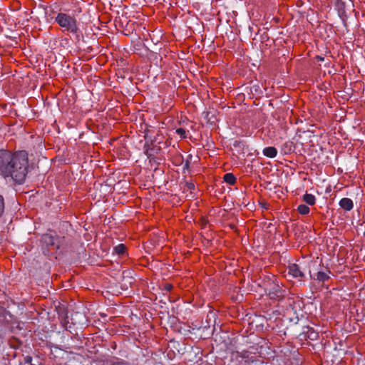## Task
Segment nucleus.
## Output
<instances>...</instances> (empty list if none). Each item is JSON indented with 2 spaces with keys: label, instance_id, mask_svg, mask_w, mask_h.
Instances as JSON below:
<instances>
[{
  "label": "nucleus",
  "instance_id": "a211bd4d",
  "mask_svg": "<svg viewBox=\"0 0 365 365\" xmlns=\"http://www.w3.org/2000/svg\"><path fill=\"white\" fill-rule=\"evenodd\" d=\"M223 180L229 185H234L237 181L236 177L232 173H226L223 177Z\"/></svg>",
  "mask_w": 365,
  "mask_h": 365
},
{
  "label": "nucleus",
  "instance_id": "aec40b11",
  "mask_svg": "<svg viewBox=\"0 0 365 365\" xmlns=\"http://www.w3.org/2000/svg\"><path fill=\"white\" fill-rule=\"evenodd\" d=\"M134 279L130 278V280L128 279H124L123 277H122V282H121V287L123 289H128L129 287L131 286V284L133 283Z\"/></svg>",
  "mask_w": 365,
  "mask_h": 365
},
{
  "label": "nucleus",
  "instance_id": "1a4fd4ad",
  "mask_svg": "<svg viewBox=\"0 0 365 365\" xmlns=\"http://www.w3.org/2000/svg\"><path fill=\"white\" fill-rule=\"evenodd\" d=\"M341 208L346 211H350L354 207V203L351 199L348 197L341 198L339 202Z\"/></svg>",
  "mask_w": 365,
  "mask_h": 365
},
{
  "label": "nucleus",
  "instance_id": "cd10ccee",
  "mask_svg": "<svg viewBox=\"0 0 365 365\" xmlns=\"http://www.w3.org/2000/svg\"><path fill=\"white\" fill-rule=\"evenodd\" d=\"M189 164H190V163L188 161H186V163L185 164V168H188L189 167Z\"/></svg>",
  "mask_w": 365,
  "mask_h": 365
},
{
  "label": "nucleus",
  "instance_id": "393cba45",
  "mask_svg": "<svg viewBox=\"0 0 365 365\" xmlns=\"http://www.w3.org/2000/svg\"><path fill=\"white\" fill-rule=\"evenodd\" d=\"M211 115L210 112H207L205 115V118H207L209 121L211 120V117L210 116Z\"/></svg>",
  "mask_w": 365,
  "mask_h": 365
},
{
  "label": "nucleus",
  "instance_id": "f8f14e48",
  "mask_svg": "<svg viewBox=\"0 0 365 365\" xmlns=\"http://www.w3.org/2000/svg\"><path fill=\"white\" fill-rule=\"evenodd\" d=\"M262 153H263L264 155H265L266 157L269 158H273L277 156V150L274 147L269 146V147H266L265 148H264Z\"/></svg>",
  "mask_w": 365,
  "mask_h": 365
},
{
  "label": "nucleus",
  "instance_id": "4be33fe9",
  "mask_svg": "<svg viewBox=\"0 0 365 365\" xmlns=\"http://www.w3.org/2000/svg\"><path fill=\"white\" fill-rule=\"evenodd\" d=\"M175 133L182 139L187 138L186 130L182 128H177Z\"/></svg>",
  "mask_w": 365,
  "mask_h": 365
},
{
  "label": "nucleus",
  "instance_id": "20e7f679",
  "mask_svg": "<svg viewBox=\"0 0 365 365\" xmlns=\"http://www.w3.org/2000/svg\"><path fill=\"white\" fill-rule=\"evenodd\" d=\"M283 317L290 323V325L297 324L304 317V312L299 304L291 299H289V304L284 311Z\"/></svg>",
  "mask_w": 365,
  "mask_h": 365
},
{
  "label": "nucleus",
  "instance_id": "9b49d317",
  "mask_svg": "<svg viewBox=\"0 0 365 365\" xmlns=\"http://www.w3.org/2000/svg\"><path fill=\"white\" fill-rule=\"evenodd\" d=\"M145 143L144 146H143L144 153H145V154L147 155V157L148 158H150L153 157V154L152 153H149V150L151 148H150L151 145H153V140L149 139L147 133L145 135Z\"/></svg>",
  "mask_w": 365,
  "mask_h": 365
},
{
  "label": "nucleus",
  "instance_id": "c85d7f7f",
  "mask_svg": "<svg viewBox=\"0 0 365 365\" xmlns=\"http://www.w3.org/2000/svg\"><path fill=\"white\" fill-rule=\"evenodd\" d=\"M153 151H154V148H150V150H149V153H152L153 155Z\"/></svg>",
  "mask_w": 365,
  "mask_h": 365
},
{
  "label": "nucleus",
  "instance_id": "6e6552de",
  "mask_svg": "<svg viewBox=\"0 0 365 365\" xmlns=\"http://www.w3.org/2000/svg\"><path fill=\"white\" fill-rule=\"evenodd\" d=\"M330 274L331 272L327 269L326 271H318L314 277L311 275V277L314 280L325 282L330 279Z\"/></svg>",
  "mask_w": 365,
  "mask_h": 365
},
{
  "label": "nucleus",
  "instance_id": "f03ea898",
  "mask_svg": "<svg viewBox=\"0 0 365 365\" xmlns=\"http://www.w3.org/2000/svg\"><path fill=\"white\" fill-rule=\"evenodd\" d=\"M51 12L53 14H56L55 22L63 29V31L74 34L77 38H79L81 31L78 27V21L75 15L67 14L63 11L61 9L58 12L55 11L53 9Z\"/></svg>",
  "mask_w": 365,
  "mask_h": 365
},
{
  "label": "nucleus",
  "instance_id": "f257e3e1",
  "mask_svg": "<svg viewBox=\"0 0 365 365\" xmlns=\"http://www.w3.org/2000/svg\"><path fill=\"white\" fill-rule=\"evenodd\" d=\"M28 153L21 150L12 153L11 152L0 150V174L4 178H11L16 182H24L28 173Z\"/></svg>",
  "mask_w": 365,
  "mask_h": 365
},
{
  "label": "nucleus",
  "instance_id": "bb28decb",
  "mask_svg": "<svg viewBox=\"0 0 365 365\" xmlns=\"http://www.w3.org/2000/svg\"><path fill=\"white\" fill-rule=\"evenodd\" d=\"M317 58L319 59V61H324V57H322V56H317Z\"/></svg>",
  "mask_w": 365,
  "mask_h": 365
},
{
  "label": "nucleus",
  "instance_id": "39448f33",
  "mask_svg": "<svg viewBox=\"0 0 365 365\" xmlns=\"http://www.w3.org/2000/svg\"><path fill=\"white\" fill-rule=\"evenodd\" d=\"M287 294V291L279 284H274L267 291V295L272 300L281 301Z\"/></svg>",
  "mask_w": 365,
  "mask_h": 365
},
{
  "label": "nucleus",
  "instance_id": "b1692460",
  "mask_svg": "<svg viewBox=\"0 0 365 365\" xmlns=\"http://www.w3.org/2000/svg\"><path fill=\"white\" fill-rule=\"evenodd\" d=\"M173 289V285L171 284H166L165 285V289L168 292L170 291Z\"/></svg>",
  "mask_w": 365,
  "mask_h": 365
},
{
  "label": "nucleus",
  "instance_id": "4468645a",
  "mask_svg": "<svg viewBox=\"0 0 365 365\" xmlns=\"http://www.w3.org/2000/svg\"><path fill=\"white\" fill-rule=\"evenodd\" d=\"M289 360H293L294 362L292 361V364H294L295 365H299L301 363V357L300 354L297 351H293L290 352V355L289 356Z\"/></svg>",
  "mask_w": 365,
  "mask_h": 365
},
{
  "label": "nucleus",
  "instance_id": "7ed1b4c3",
  "mask_svg": "<svg viewBox=\"0 0 365 365\" xmlns=\"http://www.w3.org/2000/svg\"><path fill=\"white\" fill-rule=\"evenodd\" d=\"M65 242V237L59 236L56 232L43 234L41 237V244L43 249V253L46 255L50 248L58 250Z\"/></svg>",
  "mask_w": 365,
  "mask_h": 365
},
{
  "label": "nucleus",
  "instance_id": "412c9836",
  "mask_svg": "<svg viewBox=\"0 0 365 365\" xmlns=\"http://www.w3.org/2000/svg\"><path fill=\"white\" fill-rule=\"evenodd\" d=\"M133 271L130 269H126L122 273V277H123L124 279H128L130 280V278L133 277Z\"/></svg>",
  "mask_w": 365,
  "mask_h": 365
},
{
  "label": "nucleus",
  "instance_id": "5701e85b",
  "mask_svg": "<svg viewBox=\"0 0 365 365\" xmlns=\"http://www.w3.org/2000/svg\"><path fill=\"white\" fill-rule=\"evenodd\" d=\"M185 186H186L187 189L190 190H192L195 187V184L192 182H186Z\"/></svg>",
  "mask_w": 365,
  "mask_h": 365
},
{
  "label": "nucleus",
  "instance_id": "0eeeda50",
  "mask_svg": "<svg viewBox=\"0 0 365 365\" xmlns=\"http://www.w3.org/2000/svg\"><path fill=\"white\" fill-rule=\"evenodd\" d=\"M301 334L304 335V339L308 338L312 341L316 340L318 337V333L316 332L314 329L309 326H304Z\"/></svg>",
  "mask_w": 365,
  "mask_h": 365
},
{
  "label": "nucleus",
  "instance_id": "423d86ee",
  "mask_svg": "<svg viewBox=\"0 0 365 365\" xmlns=\"http://www.w3.org/2000/svg\"><path fill=\"white\" fill-rule=\"evenodd\" d=\"M288 274L294 278L304 277V274L297 264H291L288 267Z\"/></svg>",
  "mask_w": 365,
  "mask_h": 365
},
{
  "label": "nucleus",
  "instance_id": "a878e982",
  "mask_svg": "<svg viewBox=\"0 0 365 365\" xmlns=\"http://www.w3.org/2000/svg\"><path fill=\"white\" fill-rule=\"evenodd\" d=\"M339 16H340L341 19H342V21H343V24H344V25L346 26V20L344 19V18H343V17H342V16H341V14H340Z\"/></svg>",
  "mask_w": 365,
  "mask_h": 365
},
{
  "label": "nucleus",
  "instance_id": "2eb2a0df",
  "mask_svg": "<svg viewBox=\"0 0 365 365\" xmlns=\"http://www.w3.org/2000/svg\"><path fill=\"white\" fill-rule=\"evenodd\" d=\"M282 151L284 153V154H290L294 151V145L293 143L291 141H287L284 143L282 145Z\"/></svg>",
  "mask_w": 365,
  "mask_h": 365
},
{
  "label": "nucleus",
  "instance_id": "9d476101",
  "mask_svg": "<svg viewBox=\"0 0 365 365\" xmlns=\"http://www.w3.org/2000/svg\"><path fill=\"white\" fill-rule=\"evenodd\" d=\"M71 323L73 324H81L83 325L86 322V316L81 313L76 312L71 317Z\"/></svg>",
  "mask_w": 365,
  "mask_h": 365
},
{
  "label": "nucleus",
  "instance_id": "dca6fc26",
  "mask_svg": "<svg viewBox=\"0 0 365 365\" xmlns=\"http://www.w3.org/2000/svg\"><path fill=\"white\" fill-rule=\"evenodd\" d=\"M302 200L306 204H307L309 205H314L316 202L315 196L312 194H309V193H305L302 196Z\"/></svg>",
  "mask_w": 365,
  "mask_h": 365
},
{
  "label": "nucleus",
  "instance_id": "ddd939ff",
  "mask_svg": "<svg viewBox=\"0 0 365 365\" xmlns=\"http://www.w3.org/2000/svg\"><path fill=\"white\" fill-rule=\"evenodd\" d=\"M216 313L213 311H210L209 313L207 314V320H206V322H207V325H205L203 327H200L197 329V330H200L201 329H208L210 328V322L211 321H213L214 324L215 323V320H216Z\"/></svg>",
  "mask_w": 365,
  "mask_h": 365
},
{
  "label": "nucleus",
  "instance_id": "f3484780",
  "mask_svg": "<svg viewBox=\"0 0 365 365\" xmlns=\"http://www.w3.org/2000/svg\"><path fill=\"white\" fill-rule=\"evenodd\" d=\"M113 252L118 256H123L126 252V247L124 244H119L113 247Z\"/></svg>",
  "mask_w": 365,
  "mask_h": 365
},
{
  "label": "nucleus",
  "instance_id": "c756f323",
  "mask_svg": "<svg viewBox=\"0 0 365 365\" xmlns=\"http://www.w3.org/2000/svg\"><path fill=\"white\" fill-rule=\"evenodd\" d=\"M230 227H231L232 229H234V228L235 227V226L234 225H230Z\"/></svg>",
  "mask_w": 365,
  "mask_h": 365
},
{
  "label": "nucleus",
  "instance_id": "6ab92c4d",
  "mask_svg": "<svg viewBox=\"0 0 365 365\" xmlns=\"http://www.w3.org/2000/svg\"><path fill=\"white\" fill-rule=\"evenodd\" d=\"M309 210H310L309 207L307 205H304V204H301L297 207V211L301 215H307L309 212Z\"/></svg>",
  "mask_w": 365,
  "mask_h": 365
}]
</instances>
